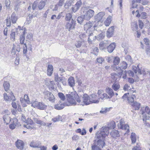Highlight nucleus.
I'll return each mask as SVG.
<instances>
[{
    "label": "nucleus",
    "instance_id": "10",
    "mask_svg": "<svg viewBox=\"0 0 150 150\" xmlns=\"http://www.w3.org/2000/svg\"><path fill=\"white\" fill-rule=\"evenodd\" d=\"M11 96L9 97L6 93H4L3 94V97L4 100L7 103H10L11 100L15 101L16 99L15 96L13 95L12 92H11Z\"/></svg>",
    "mask_w": 150,
    "mask_h": 150
},
{
    "label": "nucleus",
    "instance_id": "11",
    "mask_svg": "<svg viewBox=\"0 0 150 150\" xmlns=\"http://www.w3.org/2000/svg\"><path fill=\"white\" fill-rule=\"evenodd\" d=\"M140 113L142 114L143 116H147L150 114V109L148 106L142 107L140 111Z\"/></svg>",
    "mask_w": 150,
    "mask_h": 150
},
{
    "label": "nucleus",
    "instance_id": "34",
    "mask_svg": "<svg viewBox=\"0 0 150 150\" xmlns=\"http://www.w3.org/2000/svg\"><path fill=\"white\" fill-rule=\"evenodd\" d=\"M46 0H42L38 4V7L40 10H42L44 7Z\"/></svg>",
    "mask_w": 150,
    "mask_h": 150
},
{
    "label": "nucleus",
    "instance_id": "52",
    "mask_svg": "<svg viewBox=\"0 0 150 150\" xmlns=\"http://www.w3.org/2000/svg\"><path fill=\"white\" fill-rule=\"evenodd\" d=\"M126 59L127 61V62L130 65L133 63V60L131 57L129 55H127L126 57Z\"/></svg>",
    "mask_w": 150,
    "mask_h": 150
},
{
    "label": "nucleus",
    "instance_id": "28",
    "mask_svg": "<svg viewBox=\"0 0 150 150\" xmlns=\"http://www.w3.org/2000/svg\"><path fill=\"white\" fill-rule=\"evenodd\" d=\"M115 47V43H112L108 46V51L109 53L112 52L114 50Z\"/></svg>",
    "mask_w": 150,
    "mask_h": 150
},
{
    "label": "nucleus",
    "instance_id": "49",
    "mask_svg": "<svg viewBox=\"0 0 150 150\" xmlns=\"http://www.w3.org/2000/svg\"><path fill=\"white\" fill-rule=\"evenodd\" d=\"M84 43V40H81L78 41L76 43L75 46L77 48H79L82 45H83V44Z\"/></svg>",
    "mask_w": 150,
    "mask_h": 150
},
{
    "label": "nucleus",
    "instance_id": "35",
    "mask_svg": "<svg viewBox=\"0 0 150 150\" xmlns=\"http://www.w3.org/2000/svg\"><path fill=\"white\" fill-rule=\"evenodd\" d=\"M131 105L132 106L135 110H139L141 106L140 104L136 101L134 102Z\"/></svg>",
    "mask_w": 150,
    "mask_h": 150
},
{
    "label": "nucleus",
    "instance_id": "64",
    "mask_svg": "<svg viewBox=\"0 0 150 150\" xmlns=\"http://www.w3.org/2000/svg\"><path fill=\"white\" fill-rule=\"evenodd\" d=\"M52 103L54 102L55 101V98L54 95L52 94H51L50 96L48 99Z\"/></svg>",
    "mask_w": 150,
    "mask_h": 150
},
{
    "label": "nucleus",
    "instance_id": "63",
    "mask_svg": "<svg viewBox=\"0 0 150 150\" xmlns=\"http://www.w3.org/2000/svg\"><path fill=\"white\" fill-rule=\"evenodd\" d=\"M59 82H61L63 85H65L66 84V80L64 77H61L60 78Z\"/></svg>",
    "mask_w": 150,
    "mask_h": 150
},
{
    "label": "nucleus",
    "instance_id": "16",
    "mask_svg": "<svg viewBox=\"0 0 150 150\" xmlns=\"http://www.w3.org/2000/svg\"><path fill=\"white\" fill-rule=\"evenodd\" d=\"M105 14V13L103 12L99 13L95 17V22H98L101 21Z\"/></svg>",
    "mask_w": 150,
    "mask_h": 150
},
{
    "label": "nucleus",
    "instance_id": "6",
    "mask_svg": "<svg viewBox=\"0 0 150 150\" xmlns=\"http://www.w3.org/2000/svg\"><path fill=\"white\" fill-rule=\"evenodd\" d=\"M124 100H127L130 104L131 105L134 102V100L136 98V96L135 94H132L129 93H125L122 97Z\"/></svg>",
    "mask_w": 150,
    "mask_h": 150
},
{
    "label": "nucleus",
    "instance_id": "41",
    "mask_svg": "<svg viewBox=\"0 0 150 150\" xmlns=\"http://www.w3.org/2000/svg\"><path fill=\"white\" fill-rule=\"evenodd\" d=\"M131 139L132 144L135 143L137 140L136 135L134 133H132L131 135Z\"/></svg>",
    "mask_w": 150,
    "mask_h": 150
},
{
    "label": "nucleus",
    "instance_id": "4",
    "mask_svg": "<svg viewBox=\"0 0 150 150\" xmlns=\"http://www.w3.org/2000/svg\"><path fill=\"white\" fill-rule=\"evenodd\" d=\"M81 13L83 16L84 19L88 20H89L93 16L94 12L91 9H88L86 8L81 9Z\"/></svg>",
    "mask_w": 150,
    "mask_h": 150
},
{
    "label": "nucleus",
    "instance_id": "51",
    "mask_svg": "<svg viewBox=\"0 0 150 150\" xmlns=\"http://www.w3.org/2000/svg\"><path fill=\"white\" fill-rule=\"evenodd\" d=\"M16 33L15 31H14L13 30L11 31V33L10 34L11 35V39L13 41H14L15 40V35Z\"/></svg>",
    "mask_w": 150,
    "mask_h": 150
},
{
    "label": "nucleus",
    "instance_id": "29",
    "mask_svg": "<svg viewBox=\"0 0 150 150\" xmlns=\"http://www.w3.org/2000/svg\"><path fill=\"white\" fill-rule=\"evenodd\" d=\"M68 81L69 85L71 87H73L75 86V82L73 77H70L68 79Z\"/></svg>",
    "mask_w": 150,
    "mask_h": 150
},
{
    "label": "nucleus",
    "instance_id": "31",
    "mask_svg": "<svg viewBox=\"0 0 150 150\" xmlns=\"http://www.w3.org/2000/svg\"><path fill=\"white\" fill-rule=\"evenodd\" d=\"M132 69L136 74L138 72V73L139 74H144V73H143L139 69L138 65H137V67L135 66H133Z\"/></svg>",
    "mask_w": 150,
    "mask_h": 150
},
{
    "label": "nucleus",
    "instance_id": "39",
    "mask_svg": "<svg viewBox=\"0 0 150 150\" xmlns=\"http://www.w3.org/2000/svg\"><path fill=\"white\" fill-rule=\"evenodd\" d=\"M3 86L5 91L7 92L9 90L10 84L8 82L4 81L3 84Z\"/></svg>",
    "mask_w": 150,
    "mask_h": 150
},
{
    "label": "nucleus",
    "instance_id": "59",
    "mask_svg": "<svg viewBox=\"0 0 150 150\" xmlns=\"http://www.w3.org/2000/svg\"><path fill=\"white\" fill-rule=\"evenodd\" d=\"M137 2L134 0L132 1L131 3L132 8H136L137 6Z\"/></svg>",
    "mask_w": 150,
    "mask_h": 150
},
{
    "label": "nucleus",
    "instance_id": "2",
    "mask_svg": "<svg viewBox=\"0 0 150 150\" xmlns=\"http://www.w3.org/2000/svg\"><path fill=\"white\" fill-rule=\"evenodd\" d=\"M105 145V143L104 140L99 139L97 140L95 139L91 146L92 150H102V148Z\"/></svg>",
    "mask_w": 150,
    "mask_h": 150
},
{
    "label": "nucleus",
    "instance_id": "17",
    "mask_svg": "<svg viewBox=\"0 0 150 150\" xmlns=\"http://www.w3.org/2000/svg\"><path fill=\"white\" fill-rule=\"evenodd\" d=\"M75 24L74 23V21L73 19L71 21L68 22L66 24V29H67L69 31L73 29L74 28Z\"/></svg>",
    "mask_w": 150,
    "mask_h": 150
},
{
    "label": "nucleus",
    "instance_id": "19",
    "mask_svg": "<svg viewBox=\"0 0 150 150\" xmlns=\"http://www.w3.org/2000/svg\"><path fill=\"white\" fill-rule=\"evenodd\" d=\"M82 4L81 0L78 1L76 4L72 7V10L74 12H75L79 9Z\"/></svg>",
    "mask_w": 150,
    "mask_h": 150
},
{
    "label": "nucleus",
    "instance_id": "54",
    "mask_svg": "<svg viewBox=\"0 0 150 150\" xmlns=\"http://www.w3.org/2000/svg\"><path fill=\"white\" fill-rule=\"evenodd\" d=\"M84 19H84L83 16L82 14L81 16L78 18L77 20L78 23L81 24L83 21Z\"/></svg>",
    "mask_w": 150,
    "mask_h": 150
},
{
    "label": "nucleus",
    "instance_id": "36",
    "mask_svg": "<svg viewBox=\"0 0 150 150\" xmlns=\"http://www.w3.org/2000/svg\"><path fill=\"white\" fill-rule=\"evenodd\" d=\"M65 106H66L65 105V103L61 104L59 103L56 105L54 106V107L55 109L58 110H60L63 109L64 108Z\"/></svg>",
    "mask_w": 150,
    "mask_h": 150
},
{
    "label": "nucleus",
    "instance_id": "61",
    "mask_svg": "<svg viewBox=\"0 0 150 150\" xmlns=\"http://www.w3.org/2000/svg\"><path fill=\"white\" fill-rule=\"evenodd\" d=\"M61 77H59L58 75L57 74H54V80L56 82L58 83L59 82L60 78Z\"/></svg>",
    "mask_w": 150,
    "mask_h": 150
},
{
    "label": "nucleus",
    "instance_id": "37",
    "mask_svg": "<svg viewBox=\"0 0 150 150\" xmlns=\"http://www.w3.org/2000/svg\"><path fill=\"white\" fill-rule=\"evenodd\" d=\"M120 86L119 84L117 83H114L112 86V88L115 91H117L120 88Z\"/></svg>",
    "mask_w": 150,
    "mask_h": 150
},
{
    "label": "nucleus",
    "instance_id": "33",
    "mask_svg": "<svg viewBox=\"0 0 150 150\" xmlns=\"http://www.w3.org/2000/svg\"><path fill=\"white\" fill-rule=\"evenodd\" d=\"M136 12L137 13L136 15V16L137 17H141L143 19H145L146 18V13L145 12H142L141 14H140L138 10H137Z\"/></svg>",
    "mask_w": 150,
    "mask_h": 150
},
{
    "label": "nucleus",
    "instance_id": "21",
    "mask_svg": "<svg viewBox=\"0 0 150 150\" xmlns=\"http://www.w3.org/2000/svg\"><path fill=\"white\" fill-rule=\"evenodd\" d=\"M92 26L93 25L92 23L90 22L86 23V24L84 25V30L86 31L87 33H89L92 32L91 31V28Z\"/></svg>",
    "mask_w": 150,
    "mask_h": 150
},
{
    "label": "nucleus",
    "instance_id": "55",
    "mask_svg": "<svg viewBox=\"0 0 150 150\" xmlns=\"http://www.w3.org/2000/svg\"><path fill=\"white\" fill-rule=\"evenodd\" d=\"M35 122L37 124H40L42 125H46V123L44 122L37 119H35Z\"/></svg>",
    "mask_w": 150,
    "mask_h": 150
},
{
    "label": "nucleus",
    "instance_id": "40",
    "mask_svg": "<svg viewBox=\"0 0 150 150\" xmlns=\"http://www.w3.org/2000/svg\"><path fill=\"white\" fill-rule=\"evenodd\" d=\"M109 129L108 127L103 126L101 130L102 131V132H104V134L106 136L109 133Z\"/></svg>",
    "mask_w": 150,
    "mask_h": 150
},
{
    "label": "nucleus",
    "instance_id": "12",
    "mask_svg": "<svg viewBox=\"0 0 150 150\" xmlns=\"http://www.w3.org/2000/svg\"><path fill=\"white\" fill-rule=\"evenodd\" d=\"M98 94L99 97V99L100 98L102 100L104 98L106 99L110 98V97L107 94L104 93V91L102 90H99L98 91Z\"/></svg>",
    "mask_w": 150,
    "mask_h": 150
},
{
    "label": "nucleus",
    "instance_id": "8",
    "mask_svg": "<svg viewBox=\"0 0 150 150\" xmlns=\"http://www.w3.org/2000/svg\"><path fill=\"white\" fill-rule=\"evenodd\" d=\"M6 25L7 27H10L11 25V21L13 23H16L17 20V18L14 13H12L11 18L7 17L6 19Z\"/></svg>",
    "mask_w": 150,
    "mask_h": 150
},
{
    "label": "nucleus",
    "instance_id": "15",
    "mask_svg": "<svg viewBox=\"0 0 150 150\" xmlns=\"http://www.w3.org/2000/svg\"><path fill=\"white\" fill-rule=\"evenodd\" d=\"M20 50V46L18 44L16 43L13 44L11 50V53L13 55H15L17 52H19Z\"/></svg>",
    "mask_w": 150,
    "mask_h": 150
},
{
    "label": "nucleus",
    "instance_id": "58",
    "mask_svg": "<svg viewBox=\"0 0 150 150\" xmlns=\"http://www.w3.org/2000/svg\"><path fill=\"white\" fill-rule=\"evenodd\" d=\"M72 15L71 13H67L66 15L65 19L66 21H69Z\"/></svg>",
    "mask_w": 150,
    "mask_h": 150
},
{
    "label": "nucleus",
    "instance_id": "50",
    "mask_svg": "<svg viewBox=\"0 0 150 150\" xmlns=\"http://www.w3.org/2000/svg\"><path fill=\"white\" fill-rule=\"evenodd\" d=\"M120 58L118 57H114L113 58V65H118L120 62Z\"/></svg>",
    "mask_w": 150,
    "mask_h": 150
},
{
    "label": "nucleus",
    "instance_id": "25",
    "mask_svg": "<svg viewBox=\"0 0 150 150\" xmlns=\"http://www.w3.org/2000/svg\"><path fill=\"white\" fill-rule=\"evenodd\" d=\"M53 69L51 64H49L47 67V74L49 76H51L53 73Z\"/></svg>",
    "mask_w": 150,
    "mask_h": 150
},
{
    "label": "nucleus",
    "instance_id": "48",
    "mask_svg": "<svg viewBox=\"0 0 150 150\" xmlns=\"http://www.w3.org/2000/svg\"><path fill=\"white\" fill-rule=\"evenodd\" d=\"M120 68L123 69H126L127 67V64L125 62H122L120 64Z\"/></svg>",
    "mask_w": 150,
    "mask_h": 150
},
{
    "label": "nucleus",
    "instance_id": "56",
    "mask_svg": "<svg viewBox=\"0 0 150 150\" xmlns=\"http://www.w3.org/2000/svg\"><path fill=\"white\" fill-rule=\"evenodd\" d=\"M131 88L130 86L127 84H126L124 86L123 90L125 91H129L131 90Z\"/></svg>",
    "mask_w": 150,
    "mask_h": 150
},
{
    "label": "nucleus",
    "instance_id": "3",
    "mask_svg": "<svg viewBox=\"0 0 150 150\" xmlns=\"http://www.w3.org/2000/svg\"><path fill=\"white\" fill-rule=\"evenodd\" d=\"M79 92H82L83 93L81 96H79V99L81 100L80 98L82 97L83 102L84 104L86 105H89L93 103H98L99 102V100H92L90 99L89 97L87 94H84L82 91H79Z\"/></svg>",
    "mask_w": 150,
    "mask_h": 150
},
{
    "label": "nucleus",
    "instance_id": "18",
    "mask_svg": "<svg viewBox=\"0 0 150 150\" xmlns=\"http://www.w3.org/2000/svg\"><path fill=\"white\" fill-rule=\"evenodd\" d=\"M11 124L9 125V128L12 129H14L18 124V120L16 118H14L11 119Z\"/></svg>",
    "mask_w": 150,
    "mask_h": 150
},
{
    "label": "nucleus",
    "instance_id": "24",
    "mask_svg": "<svg viewBox=\"0 0 150 150\" xmlns=\"http://www.w3.org/2000/svg\"><path fill=\"white\" fill-rule=\"evenodd\" d=\"M143 120L145 121V124L147 127H150V117L147 116H143Z\"/></svg>",
    "mask_w": 150,
    "mask_h": 150
},
{
    "label": "nucleus",
    "instance_id": "9",
    "mask_svg": "<svg viewBox=\"0 0 150 150\" xmlns=\"http://www.w3.org/2000/svg\"><path fill=\"white\" fill-rule=\"evenodd\" d=\"M2 114L4 115L3 117L4 123L8 124L11 121V119L8 116L10 114V112L8 110H5L3 112Z\"/></svg>",
    "mask_w": 150,
    "mask_h": 150
},
{
    "label": "nucleus",
    "instance_id": "7",
    "mask_svg": "<svg viewBox=\"0 0 150 150\" xmlns=\"http://www.w3.org/2000/svg\"><path fill=\"white\" fill-rule=\"evenodd\" d=\"M118 127L119 129H120L126 131L125 134H127L129 132V127L127 124H125L124 120L121 119L119 123L118 124Z\"/></svg>",
    "mask_w": 150,
    "mask_h": 150
},
{
    "label": "nucleus",
    "instance_id": "32",
    "mask_svg": "<svg viewBox=\"0 0 150 150\" xmlns=\"http://www.w3.org/2000/svg\"><path fill=\"white\" fill-rule=\"evenodd\" d=\"M117 65H112V69L114 71L118 72L119 74L122 72V70L120 68V67L117 66Z\"/></svg>",
    "mask_w": 150,
    "mask_h": 150
},
{
    "label": "nucleus",
    "instance_id": "60",
    "mask_svg": "<svg viewBox=\"0 0 150 150\" xmlns=\"http://www.w3.org/2000/svg\"><path fill=\"white\" fill-rule=\"evenodd\" d=\"M24 100L27 103L29 104L30 103V102L28 95H24Z\"/></svg>",
    "mask_w": 150,
    "mask_h": 150
},
{
    "label": "nucleus",
    "instance_id": "43",
    "mask_svg": "<svg viewBox=\"0 0 150 150\" xmlns=\"http://www.w3.org/2000/svg\"><path fill=\"white\" fill-rule=\"evenodd\" d=\"M62 117L59 115L56 117L52 118V120L54 122L59 121H62Z\"/></svg>",
    "mask_w": 150,
    "mask_h": 150
},
{
    "label": "nucleus",
    "instance_id": "13",
    "mask_svg": "<svg viewBox=\"0 0 150 150\" xmlns=\"http://www.w3.org/2000/svg\"><path fill=\"white\" fill-rule=\"evenodd\" d=\"M109 41H104L100 42L99 46L100 50H104L107 48L108 45L110 43Z\"/></svg>",
    "mask_w": 150,
    "mask_h": 150
},
{
    "label": "nucleus",
    "instance_id": "57",
    "mask_svg": "<svg viewBox=\"0 0 150 150\" xmlns=\"http://www.w3.org/2000/svg\"><path fill=\"white\" fill-rule=\"evenodd\" d=\"M127 72L126 71H123L122 70V72L120 73L119 74V75H121L122 76V78L125 79L127 77Z\"/></svg>",
    "mask_w": 150,
    "mask_h": 150
},
{
    "label": "nucleus",
    "instance_id": "45",
    "mask_svg": "<svg viewBox=\"0 0 150 150\" xmlns=\"http://www.w3.org/2000/svg\"><path fill=\"white\" fill-rule=\"evenodd\" d=\"M132 28L133 30L137 31L138 29L137 23L136 22H132L131 23Z\"/></svg>",
    "mask_w": 150,
    "mask_h": 150
},
{
    "label": "nucleus",
    "instance_id": "38",
    "mask_svg": "<svg viewBox=\"0 0 150 150\" xmlns=\"http://www.w3.org/2000/svg\"><path fill=\"white\" fill-rule=\"evenodd\" d=\"M112 17L109 16L104 22V24L106 26L109 25L111 21Z\"/></svg>",
    "mask_w": 150,
    "mask_h": 150
},
{
    "label": "nucleus",
    "instance_id": "46",
    "mask_svg": "<svg viewBox=\"0 0 150 150\" xmlns=\"http://www.w3.org/2000/svg\"><path fill=\"white\" fill-rule=\"evenodd\" d=\"M44 95L45 98L46 99H48L50 97V96L51 94H52L51 92H49L48 91H45L44 92Z\"/></svg>",
    "mask_w": 150,
    "mask_h": 150
},
{
    "label": "nucleus",
    "instance_id": "14",
    "mask_svg": "<svg viewBox=\"0 0 150 150\" xmlns=\"http://www.w3.org/2000/svg\"><path fill=\"white\" fill-rule=\"evenodd\" d=\"M24 127L29 129H31L35 128L33 121L31 119L29 118L27 120V124L24 125Z\"/></svg>",
    "mask_w": 150,
    "mask_h": 150
},
{
    "label": "nucleus",
    "instance_id": "1",
    "mask_svg": "<svg viewBox=\"0 0 150 150\" xmlns=\"http://www.w3.org/2000/svg\"><path fill=\"white\" fill-rule=\"evenodd\" d=\"M83 93L82 92H72L70 94H67V99L68 103H65L66 106L75 105H82L80 104L81 100L79 99V96H81Z\"/></svg>",
    "mask_w": 150,
    "mask_h": 150
},
{
    "label": "nucleus",
    "instance_id": "20",
    "mask_svg": "<svg viewBox=\"0 0 150 150\" xmlns=\"http://www.w3.org/2000/svg\"><path fill=\"white\" fill-rule=\"evenodd\" d=\"M114 29V26H112L108 29L106 33V35L107 37L110 38L113 36Z\"/></svg>",
    "mask_w": 150,
    "mask_h": 150
},
{
    "label": "nucleus",
    "instance_id": "30",
    "mask_svg": "<svg viewBox=\"0 0 150 150\" xmlns=\"http://www.w3.org/2000/svg\"><path fill=\"white\" fill-rule=\"evenodd\" d=\"M106 92L110 96V98H111L112 96H114L115 93L112 90V89L110 88L107 87L106 89Z\"/></svg>",
    "mask_w": 150,
    "mask_h": 150
},
{
    "label": "nucleus",
    "instance_id": "22",
    "mask_svg": "<svg viewBox=\"0 0 150 150\" xmlns=\"http://www.w3.org/2000/svg\"><path fill=\"white\" fill-rule=\"evenodd\" d=\"M104 133L102 132V130L98 131L96 134V137L98 139L103 140L104 138L106 137Z\"/></svg>",
    "mask_w": 150,
    "mask_h": 150
},
{
    "label": "nucleus",
    "instance_id": "42",
    "mask_svg": "<svg viewBox=\"0 0 150 150\" xmlns=\"http://www.w3.org/2000/svg\"><path fill=\"white\" fill-rule=\"evenodd\" d=\"M107 127L109 129L114 128L115 127V122L114 121H112L109 122L108 124Z\"/></svg>",
    "mask_w": 150,
    "mask_h": 150
},
{
    "label": "nucleus",
    "instance_id": "26",
    "mask_svg": "<svg viewBox=\"0 0 150 150\" xmlns=\"http://www.w3.org/2000/svg\"><path fill=\"white\" fill-rule=\"evenodd\" d=\"M110 134L111 137L114 138H116L120 136L119 132L117 130H113L111 132Z\"/></svg>",
    "mask_w": 150,
    "mask_h": 150
},
{
    "label": "nucleus",
    "instance_id": "27",
    "mask_svg": "<svg viewBox=\"0 0 150 150\" xmlns=\"http://www.w3.org/2000/svg\"><path fill=\"white\" fill-rule=\"evenodd\" d=\"M16 146L18 148L21 149H23V143L21 140H18L16 143Z\"/></svg>",
    "mask_w": 150,
    "mask_h": 150
},
{
    "label": "nucleus",
    "instance_id": "62",
    "mask_svg": "<svg viewBox=\"0 0 150 150\" xmlns=\"http://www.w3.org/2000/svg\"><path fill=\"white\" fill-rule=\"evenodd\" d=\"M93 53L96 55L98 54L99 52V50L98 48L97 47H95L93 48Z\"/></svg>",
    "mask_w": 150,
    "mask_h": 150
},
{
    "label": "nucleus",
    "instance_id": "47",
    "mask_svg": "<svg viewBox=\"0 0 150 150\" xmlns=\"http://www.w3.org/2000/svg\"><path fill=\"white\" fill-rule=\"evenodd\" d=\"M72 0H67L65 3L64 6V7L66 8H68L70 6L71 4Z\"/></svg>",
    "mask_w": 150,
    "mask_h": 150
},
{
    "label": "nucleus",
    "instance_id": "44",
    "mask_svg": "<svg viewBox=\"0 0 150 150\" xmlns=\"http://www.w3.org/2000/svg\"><path fill=\"white\" fill-rule=\"evenodd\" d=\"M40 144L38 143L34 142V141H32L30 144V146L31 147L34 148H39Z\"/></svg>",
    "mask_w": 150,
    "mask_h": 150
},
{
    "label": "nucleus",
    "instance_id": "23",
    "mask_svg": "<svg viewBox=\"0 0 150 150\" xmlns=\"http://www.w3.org/2000/svg\"><path fill=\"white\" fill-rule=\"evenodd\" d=\"M89 34L88 41L89 43H91L92 42L96 39V36L93 35L92 32L88 33Z\"/></svg>",
    "mask_w": 150,
    "mask_h": 150
},
{
    "label": "nucleus",
    "instance_id": "53",
    "mask_svg": "<svg viewBox=\"0 0 150 150\" xmlns=\"http://www.w3.org/2000/svg\"><path fill=\"white\" fill-rule=\"evenodd\" d=\"M58 96L62 100L64 101L65 99V97L62 93H59L58 94Z\"/></svg>",
    "mask_w": 150,
    "mask_h": 150
},
{
    "label": "nucleus",
    "instance_id": "5",
    "mask_svg": "<svg viewBox=\"0 0 150 150\" xmlns=\"http://www.w3.org/2000/svg\"><path fill=\"white\" fill-rule=\"evenodd\" d=\"M32 106L40 110H44L46 109L47 105L43 102H39L37 101H32Z\"/></svg>",
    "mask_w": 150,
    "mask_h": 150
}]
</instances>
